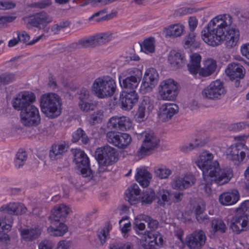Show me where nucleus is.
Listing matches in <instances>:
<instances>
[{
	"instance_id": "f257e3e1",
	"label": "nucleus",
	"mask_w": 249,
	"mask_h": 249,
	"mask_svg": "<svg viewBox=\"0 0 249 249\" xmlns=\"http://www.w3.org/2000/svg\"><path fill=\"white\" fill-rule=\"evenodd\" d=\"M232 23L229 15H219L214 18L201 31V37L205 42L212 46H217L223 43L224 31Z\"/></svg>"
},
{
	"instance_id": "f03ea898",
	"label": "nucleus",
	"mask_w": 249,
	"mask_h": 249,
	"mask_svg": "<svg viewBox=\"0 0 249 249\" xmlns=\"http://www.w3.org/2000/svg\"><path fill=\"white\" fill-rule=\"evenodd\" d=\"M202 172L203 180L199 187L207 195L211 193L210 185L213 182L217 185H222L228 183L233 176L231 170L220 169L218 162L216 160Z\"/></svg>"
},
{
	"instance_id": "7ed1b4c3",
	"label": "nucleus",
	"mask_w": 249,
	"mask_h": 249,
	"mask_svg": "<svg viewBox=\"0 0 249 249\" xmlns=\"http://www.w3.org/2000/svg\"><path fill=\"white\" fill-rule=\"evenodd\" d=\"M61 106V100L57 94H44L40 98L42 111L50 118H54L60 114Z\"/></svg>"
},
{
	"instance_id": "20e7f679",
	"label": "nucleus",
	"mask_w": 249,
	"mask_h": 249,
	"mask_svg": "<svg viewBox=\"0 0 249 249\" xmlns=\"http://www.w3.org/2000/svg\"><path fill=\"white\" fill-rule=\"evenodd\" d=\"M91 89L99 98L110 97L115 91L116 83L112 78L107 77H98L93 82Z\"/></svg>"
},
{
	"instance_id": "39448f33",
	"label": "nucleus",
	"mask_w": 249,
	"mask_h": 249,
	"mask_svg": "<svg viewBox=\"0 0 249 249\" xmlns=\"http://www.w3.org/2000/svg\"><path fill=\"white\" fill-rule=\"evenodd\" d=\"M95 155L99 164L102 166H109L118 160L117 151L114 148L108 145L98 148Z\"/></svg>"
},
{
	"instance_id": "423d86ee",
	"label": "nucleus",
	"mask_w": 249,
	"mask_h": 249,
	"mask_svg": "<svg viewBox=\"0 0 249 249\" xmlns=\"http://www.w3.org/2000/svg\"><path fill=\"white\" fill-rule=\"evenodd\" d=\"M20 116L21 123L27 126L36 125L40 122L38 110L33 103L21 110Z\"/></svg>"
},
{
	"instance_id": "0eeeda50",
	"label": "nucleus",
	"mask_w": 249,
	"mask_h": 249,
	"mask_svg": "<svg viewBox=\"0 0 249 249\" xmlns=\"http://www.w3.org/2000/svg\"><path fill=\"white\" fill-rule=\"evenodd\" d=\"M230 228L236 234L247 231L249 229V215L236 212L231 220Z\"/></svg>"
},
{
	"instance_id": "6e6552de",
	"label": "nucleus",
	"mask_w": 249,
	"mask_h": 249,
	"mask_svg": "<svg viewBox=\"0 0 249 249\" xmlns=\"http://www.w3.org/2000/svg\"><path fill=\"white\" fill-rule=\"evenodd\" d=\"M106 139L109 143L122 149L127 147L132 142V138L128 134L113 131L107 133Z\"/></svg>"
},
{
	"instance_id": "1a4fd4ad",
	"label": "nucleus",
	"mask_w": 249,
	"mask_h": 249,
	"mask_svg": "<svg viewBox=\"0 0 249 249\" xmlns=\"http://www.w3.org/2000/svg\"><path fill=\"white\" fill-rule=\"evenodd\" d=\"M178 83L169 79L160 83L159 94L163 100H174L178 94Z\"/></svg>"
},
{
	"instance_id": "9d476101",
	"label": "nucleus",
	"mask_w": 249,
	"mask_h": 249,
	"mask_svg": "<svg viewBox=\"0 0 249 249\" xmlns=\"http://www.w3.org/2000/svg\"><path fill=\"white\" fill-rule=\"evenodd\" d=\"M36 100L34 93L29 91L19 92L12 101L13 107L17 110L21 111Z\"/></svg>"
},
{
	"instance_id": "9b49d317",
	"label": "nucleus",
	"mask_w": 249,
	"mask_h": 249,
	"mask_svg": "<svg viewBox=\"0 0 249 249\" xmlns=\"http://www.w3.org/2000/svg\"><path fill=\"white\" fill-rule=\"evenodd\" d=\"M159 143V140L153 132H145L142 143L138 152V156L142 157L148 155L158 147Z\"/></svg>"
},
{
	"instance_id": "f8f14e48",
	"label": "nucleus",
	"mask_w": 249,
	"mask_h": 249,
	"mask_svg": "<svg viewBox=\"0 0 249 249\" xmlns=\"http://www.w3.org/2000/svg\"><path fill=\"white\" fill-rule=\"evenodd\" d=\"M74 160L78 170L83 177H92V172L89 168V159L85 153L80 150L75 151Z\"/></svg>"
},
{
	"instance_id": "ddd939ff",
	"label": "nucleus",
	"mask_w": 249,
	"mask_h": 249,
	"mask_svg": "<svg viewBox=\"0 0 249 249\" xmlns=\"http://www.w3.org/2000/svg\"><path fill=\"white\" fill-rule=\"evenodd\" d=\"M226 90L220 80L212 82L204 89L202 94L203 97L210 99H219L226 93Z\"/></svg>"
},
{
	"instance_id": "4468645a",
	"label": "nucleus",
	"mask_w": 249,
	"mask_h": 249,
	"mask_svg": "<svg viewBox=\"0 0 249 249\" xmlns=\"http://www.w3.org/2000/svg\"><path fill=\"white\" fill-rule=\"evenodd\" d=\"M206 236L202 230H196L186 238V244L190 249H201L206 243Z\"/></svg>"
},
{
	"instance_id": "2eb2a0df",
	"label": "nucleus",
	"mask_w": 249,
	"mask_h": 249,
	"mask_svg": "<svg viewBox=\"0 0 249 249\" xmlns=\"http://www.w3.org/2000/svg\"><path fill=\"white\" fill-rule=\"evenodd\" d=\"M158 78L159 74L155 69L150 68L147 70L140 87V91L144 93L150 90L157 84Z\"/></svg>"
},
{
	"instance_id": "dca6fc26",
	"label": "nucleus",
	"mask_w": 249,
	"mask_h": 249,
	"mask_svg": "<svg viewBox=\"0 0 249 249\" xmlns=\"http://www.w3.org/2000/svg\"><path fill=\"white\" fill-rule=\"evenodd\" d=\"M130 73V76L126 77L122 82L120 80V83L122 88L133 91L137 89L141 80L142 72L138 69L133 68Z\"/></svg>"
},
{
	"instance_id": "f3484780",
	"label": "nucleus",
	"mask_w": 249,
	"mask_h": 249,
	"mask_svg": "<svg viewBox=\"0 0 249 249\" xmlns=\"http://www.w3.org/2000/svg\"><path fill=\"white\" fill-rule=\"evenodd\" d=\"M138 100L139 95L136 90L123 91L119 97L121 107L125 110L131 109L138 102Z\"/></svg>"
},
{
	"instance_id": "a211bd4d",
	"label": "nucleus",
	"mask_w": 249,
	"mask_h": 249,
	"mask_svg": "<svg viewBox=\"0 0 249 249\" xmlns=\"http://www.w3.org/2000/svg\"><path fill=\"white\" fill-rule=\"evenodd\" d=\"M70 209L66 205L62 204L55 207L52 211V214L49 216L51 224L55 226L63 221L70 212Z\"/></svg>"
},
{
	"instance_id": "6ab92c4d",
	"label": "nucleus",
	"mask_w": 249,
	"mask_h": 249,
	"mask_svg": "<svg viewBox=\"0 0 249 249\" xmlns=\"http://www.w3.org/2000/svg\"><path fill=\"white\" fill-rule=\"evenodd\" d=\"M142 247L149 246L156 248L157 246L162 245L163 239L159 233H154L151 231L145 232L141 239Z\"/></svg>"
},
{
	"instance_id": "aec40b11",
	"label": "nucleus",
	"mask_w": 249,
	"mask_h": 249,
	"mask_svg": "<svg viewBox=\"0 0 249 249\" xmlns=\"http://www.w3.org/2000/svg\"><path fill=\"white\" fill-rule=\"evenodd\" d=\"M178 111V107L174 104H165L161 106L158 112V117L162 122H167Z\"/></svg>"
},
{
	"instance_id": "412c9836",
	"label": "nucleus",
	"mask_w": 249,
	"mask_h": 249,
	"mask_svg": "<svg viewBox=\"0 0 249 249\" xmlns=\"http://www.w3.org/2000/svg\"><path fill=\"white\" fill-rule=\"evenodd\" d=\"M53 18L44 11L36 13L26 25L27 28L30 29L31 26L40 28V25H46L52 22Z\"/></svg>"
},
{
	"instance_id": "4be33fe9",
	"label": "nucleus",
	"mask_w": 249,
	"mask_h": 249,
	"mask_svg": "<svg viewBox=\"0 0 249 249\" xmlns=\"http://www.w3.org/2000/svg\"><path fill=\"white\" fill-rule=\"evenodd\" d=\"M240 195L236 189L224 192L219 196V201L223 206H229L235 204L239 199Z\"/></svg>"
},
{
	"instance_id": "5701e85b",
	"label": "nucleus",
	"mask_w": 249,
	"mask_h": 249,
	"mask_svg": "<svg viewBox=\"0 0 249 249\" xmlns=\"http://www.w3.org/2000/svg\"><path fill=\"white\" fill-rule=\"evenodd\" d=\"M225 72L231 79H242L245 75V71L240 64L232 63L228 65Z\"/></svg>"
},
{
	"instance_id": "b1692460",
	"label": "nucleus",
	"mask_w": 249,
	"mask_h": 249,
	"mask_svg": "<svg viewBox=\"0 0 249 249\" xmlns=\"http://www.w3.org/2000/svg\"><path fill=\"white\" fill-rule=\"evenodd\" d=\"M239 32L237 29L231 28L226 29L224 31L223 42L225 41L226 47L231 48L235 46L239 40Z\"/></svg>"
},
{
	"instance_id": "393cba45",
	"label": "nucleus",
	"mask_w": 249,
	"mask_h": 249,
	"mask_svg": "<svg viewBox=\"0 0 249 249\" xmlns=\"http://www.w3.org/2000/svg\"><path fill=\"white\" fill-rule=\"evenodd\" d=\"M154 107L153 104L147 97H144L139 105L138 111L135 114V118L139 121H143L145 114L149 113Z\"/></svg>"
},
{
	"instance_id": "a878e982",
	"label": "nucleus",
	"mask_w": 249,
	"mask_h": 249,
	"mask_svg": "<svg viewBox=\"0 0 249 249\" xmlns=\"http://www.w3.org/2000/svg\"><path fill=\"white\" fill-rule=\"evenodd\" d=\"M19 231L21 239L27 242L37 239L41 233V229L38 227L30 229H21Z\"/></svg>"
},
{
	"instance_id": "bb28decb",
	"label": "nucleus",
	"mask_w": 249,
	"mask_h": 249,
	"mask_svg": "<svg viewBox=\"0 0 249 249\" xmlns=\"http://www.w3.org/2000/svg\"><path fill=\"white\" fill-rule=\"evenodd\" d=\"M226 154L229 160L236 162H241L246 156L245 152L241 151L236 145H232L228 147L226 150Z\"/></svg>"
},
{
	"instance_id": "cd10ccee",
	"label": "nucleus",
	"mask_w": 249,
	"mask_h": 249,
	"mask_svg": "<svg viewBox=\"0 0 249 249\" xmlns=\"http://www.w3.org/2000/svg\"><path fill=\"white\" fill-rule=\"evenodd\" d=\"M196 181L195 177L191 174H187L183 178L177 179L175 187L179 189H186L195 184Z\"/></svg>"
},
{
	"instance_id": "c85d7f7f",
	"label": "nucleus",
	"mask_w": 249,
	"mask_h": 249,
	"mask_svg": "<svg viewBox=\"0 0 249 249\" xmlns=\"http://www.w3.org/2000/svg\"><path fill=\"white\" fill-rule=\"evenodd\" d=\"M135 51L138 54L139 52H144L146 53H153L155 52L154 39L149 38L145 39L143 42V46L138 44L135 46Z\"/></svg>"
},
{
	"instance_id": "c756f323",
	"label": "nucleus",
	"mask_w": 249,
	"mask_h": 249,
	"mask_svg": "<svg viewBox=\"0 0 249 249\" xmlns=\"http://www.w3.org/2000/svg\"><path fill=\"white\" fill-rule=\"evenodd\" d=\"M201 59V56L198 53H194L190 55V61L187 64V67L191 74H196L200 70Z\"/></svg>"
},
{
	"instance_id": "7c9ffc66",
	"label": "nucleus",
	"mask_w": 249,
	"mask_h": 249,
	"mask_svg": "<svg viewBox=\"0 0 249 249\" xmlns=\"http://www.w3.org/2000/svg\"><path fill=\"white\" fill-rule=\"evenodd\" d=\"M213 155L211 153H203L199 156L197 160L196 161V165L201 169L202 171L204 170H206L208 167L213 163L214 161L213 160Z\"/></svg>"
},
{
	"instance_id": "2f4dec72",
	"label": "nucleus",
	"mask_w": 249,
	"mask_h": 249,
	"mask_svg": "<svg viewBox=\"0 0 249 249\" xmlns=\"http://www.w3.org/2000/svg\"><path fill=\"white\" fill-rule=\"evenodd\" d=\"M68 148L65 144H53L50 150V157L53 160H57L67 152Z\"/></svg>"
},
{
	"instance_id": "473e14b6",
	"label": "nucleus",
	"mask_w": 249,
	"mask_h": 249,
	"mask_svg": "<svg viewBox=\"0 0 249 249\" xmlns=\"http://www.w3.org/2000/svg\"><path fill=\"white\" fill-rule=\"evenodd\" d=\"M68 227L62 222H59L55 226L51 225L48 228L47 231L53 236H62L68 231Z\"/></svg>"
},
{
	"instance_id": "72a5a7b5",
	"label": "nucleus",
	"mask_w": 249,
	"mask_h": 249,
	"mask_svg": "<svg viewBox=\"0 0 249 249\" xmlns=\"http://www.w3.org/2000/svg\"><path fill=\"white\" fill-rule=\"evenodd\" d=\"M140 194V190L138 185L135 183L131 185L126 191L125 196L127 201L130 204L135 203L138 199V196Z\"/></svg>"
},
{
	"instance_id": "f704fd0d",
	"label": "nucleus",
	"mask_w": 249,
	"mask_h": 249,
	"mask_svg": "<svg viewBox=\"0 0 249 249\" xmlns=\"http://www.w3.org/2000/svg\"><path fill=\"white\" fill-rule=\"evenodd\" d=\"M136 180L143 187L148 186L152 178L151 174L145 170L140 169L135 176Z\"/></svg>"
},
{
	"instance_id": "c9c22d12",
	"label": "nucleus",
	"mask_w": 249,
	"mask_h": 249,
	"mask_svg": "<svg viewBox=\"0 0 249 249\" xmlns=\"http://www.w3.org/2000/svg\"><path fill=\"white\" fill-rule=\"evenodd\" d=\"M216 63L213 59H208L205 62L204 67L199 71V74L204 77L212 74L215 70Z\"/></svg>"
},
{
	"instance_id": "e433bc0d",
	"label": "nucleus",
	"mask_w": 249,
	"mask_h": 249,
	"mask_svg": "<svg viewBox=\"0 0 249 249\" xmlns=\"http://www.w3.org/2000/svg\"><path fill=\"white\" fill-rule=\"evenodd\" d=\"M205 204L200 201L198 203L196 206L194 207V212L196 220L200 223L206 224L209 222V218L208 215H204L202 218L199 216L200 214H203L205 213Z\"/></svg>"
},
{
	"instance_id": "4c0bfd02",
	"label": "nucleus",
	"mask_w": 249,
	"mask_h": 249,
	"mask_svg": "<svg viewBox=\"0 0 249 249\" xmlns=\"http://www.w3.org/2000/svg\"><path fill=\"white\" fill-rule=\"evenodd\" d=\"M168 60L172 67L178 69L183 64L184 56L180 53L172 51L169 55Z\"/></svg>"
},
{
	"instance_id": "58836bf2",
	"label": "nucleus",
	"mask_w": 249,
	"mask_h": 249,
	"mask_svg": "<svg viewBox=\"0 0 249 249\" xmlns=\"http://www.w3.org/2000/svg\"><path fill=\"white\" fill-rule=\"evenodd\" d=\"M184 26L179 24L169 26L165 28L166 35L169 36L178 37L181 35L184 30Z\"/></svg>"
},
{
	"instance_id": "ea45409f",
	"label": "nucleus",
	"mask_w": 249,
	"mask_h": 249,
	"mask_svg": "<svg viewBox=\"0 0 249 249\" xmlns=\"http://www.w3.org/2000/svg\"><path fill=\"white\" fill-rule=\"evenodd\" d=\"M149 220V216L144 214H140L135 217L134 221V228L135 230L142 231L145 229L147 221Z\"/></svg>"
},
{
	"instance_id": "a19ab883",
	"label": "nucleus",
	"mask_w": 249,
	"mask_h": 249,
	"mask_svg": "<svg viewBox=\"0 0 249 249\" xmlns=\"http://www.w3.org/2000/svg\"><path fill=\"white\" fill-rule=\"evenodd\" d=\"M211 227L214 232H219L225 233L227 230V227L224 221L220 219H214L212 221Z\"/></svg>"
},
{
	"instance_id": "79ce46f5",
	"label": "nucleus",
	"mask_w": 249,
	"mask_h": 249,
	"mask_svg": "<svg viewBox=\"0 0 249 249\" xmlns=\"http://www.w3.org/2000/svg\"><path fill=\"white\" fill-rule=\"evenodd\" d=\"M158 203L160 205H164L165 203L170 202L171 201V194L165 190H161L158 193Z\"/></svg>"
},
{
	"instance_id": "37998d69",
	"label": "nucleus",
	"mask_w": 249,
	"mask_h": 249,
	"mask_svg": "<svg viewBox=\"0 0 249 249\" xmlns=\"http://www.w3.org/2000/svg\"><path fill=\"white\" fill-rule=\"evenodd\" d=\"M155 194L154 191L151 189H146L143 191L142 197V203L150 204L154 199Z\"/></svg>"
},
{
	"instance_id": "c03bdc74",
	"label": "nucleus",
	"mask_w": 249,
	"mask_h": 249,
	"mask_svg": "<svg viewBox=\"0 0 249 249\" xmlns=\"http://www.w3.org/2000/svg\"><path fill=\"white\" fill-rule=\"evenodd\" d=\"M119 130L124 131L131 127V122L127 117L125 116L119 117Z\"/></svg>"
},
{
	"instance_id": "a18cd8bd",
	"label": "nucleus",
	"mask_w": 249,
	"mask_h": 249,
	"mask_svg": "<svg viewBox=\"0 0 249 249\" xmlns=\"http://www.w3.org/2000/svg\"><path fill=\"white\" fill-rule=\"evenodd\" d=\"M96 46L105 44L111 39L110 35L107 33H102L94 36Z\"/></svg>"
},
{
	"instance_id": "49530a36",
	"label": "nucleus",
	"mask_w": 249,
	"mask_h": 249,
	"mask_svg": "<svg viewBox=\"0 0 249 249\" xmlns=\"http://www.w3.org/2000/svg\"><path fill=\"white\" fill-rule=\"evenodd\" d=\"M16 207V203H9L1 207L0 211L3 213H7L8 215L12 216V214H15Z\"/></svg>"
},
{
	"instance_id": "de8ad7c7",
	"label": "nucleus",
	"mask_w": 249,
	"mask_h": 249,
	"mask_svg": "<svg viewBox=\"0 0 249 249\" xmlns=\"http://www.w3.org/2000/svg\"><path fill=\"white\" fill-rule=\"evenodd\" d=\"M0 80L2 85H7L15 80V76L12 73H4L0 74Z\"/></svg>"
},
{
	"instance_id": "09e8293b",
	"label": "nucleus",
	"mask_w": 249,
	"mask_h": 249,
	"mask_svg": "<svg viewBox=\"0 0 249 249\" xmlns=\"http://www.w3.org/2000/svg\"><path fill=\"white\" fill-rule=\"evenodd\" d=\"M51 0H42L36 2H34L30 5V7L38 9H44L51 5Z\"/></svg>"
},
{
	"instance_id": "8fccbe9b",
	"label": "nucleus",
	"mask_w": 249,
	"mask_h": 249,
	"mask_svg": "<svg viewBox=\"0 0 249 249\" xmlns=\"http://www.w3.org/2000/svg\"><path fill=\"white\" fill-rule=\"evenodd\" d=\"M157 177L160 178H166L171 174V171L166 168H159L155 170Z\"/></svg>"
},
{
	"instance_id": "3c124183",
	"label": "nucleus",
	"mask_w": 249,
	"mask_h": 249,
	"mask_svg": "<svg viewBox=\"0 0 249 249\" xmlns=\"http://www.w3.org/2000/svg\"><path fill=\"white\" fill-rule=\"evenodd\" d=\"M42 36V35H41L38 37H37V38L36 40H34L33 41H30L29 35L25 31H23L22 32V33H21L20 41L23 42L26 45H31L37 42L38 40L40 39V38Z\"/></svg>"
},
{
	"instance_id": "603ef678",
	"label": "nucleus",
	"mask_w": 249,
	"mask_h": 249,
	"mask_svg": "<svg viewBox=\"0 0 249 249\" xmlns=\"http://www.w3.org/2000/svg\"><path fill=\"white\" fill-rule=\"evenodd\" d=\"M79 44L83 47H94L96 46L94 36H91L86 39L80 40Z\"/></svg>"
},
{
	"instance_id": "864d4df0",
	"label": "nucleus",
	"mask_w": 249,
	"mask_h": 249,
	"mask_svg": "<svg viewBox=\"0 0 249 249\" xmlns=\"http://www.w3.org/2000/svg\"><path fill=\"white\" fill-rule=\"evenodd\" d=\"M10 237L5 233L0 232V249H6Z\"/></svg>"
},
{
	"instance_id": "5fc2aeb1",
	"label": "nucleus",
	"mask_w": 249,
	"mask_h": 249,
	"mask_svg": "<svg viewBox=\"0 0 249 249\" xmlns=\"http://www.w3.org/2000/svg\"><path fill=\"white\" fill-rule=\"evenodd\" d=\"M78 106L83 111L88 112L90 110H93L94 105L92 103H88L86 101H79Z\"/></svg>"
},
{
	"instance_id": "6e6d98bb",
	"label": "nucleus",
	"mask_w": 249,
	"mask_h": 249,
	"mask_svg": "<svg viewBox=\"0 0 249 249\" xmlns=\"http://www.w3.org/2000/svg\"><path fill=\"white\" fill-rule=\"evenodd\" d=\"M195 36L193 32H191L185 37L184 39V46L185 48H189L193 45L195 41Z\"/></svg>"
},
{
	"instance_id": "4d7b16f0",
	"label": "nucleus",
	"mask_w": 249,
	"mask_h": 249,
	"mask_svg": "<svg viewBox=\"0 0 249 249\" xmlns=\"http://www.w3.org/2000/svg\"><path fill=\"white\" fill-rule=\"evenodd\" d=\"M119 117H111L107 122V127L110 129L119 130Z\"/></svg>"
},
{
	"instance_id": "13d9d810",
	"label": "nucleus",
	"mask_w": 249,
	"mask_h": 249,
	"mask_svg": "<svg viewBox=\"0 0 249 249\" xmlns=\"http://www.w3.org/2000/svg\"><path fill=\"white\" fill-rule=\"evenodd\" d=\"M27 159V155L24 151L18 152L16 154V164L20 167L23 165L22 163Z\"/></svg>"
},
{
	"instance_id": "bf43d9fd",
	"label": "nucleus",
	"mask_w": 249,
	"mask_h": 249,
	"mask_svg": "<svg viewBox=\"0 0 249 249\" xmlns=\"http://www.w3.org/2000/svg\"><path fill=\"white\" fill-rule=\"evenodd\" d=\"M108 227H105L98 233V236L102 244H103L106 242V238L107 235H108Z\"/></svg>"
},
{
	"instance_id": "052dcab7",
	"label": "nucleus",
	"mask_w": 249,
	"mask_h": 249,
	"mask_svg": "<svg viewBox=\"0 0 249 249\" xmlns=\"http://www.w3.org/2000/svg\"><path fill=\"white\" fill-rule=\"evenodd\" d=\"M53 243L48 240H44L40 242L38 245V249H53Z\"/></svg>"
},
{
	"instance_id": "680f3d73",
	"label": "nucleus",
	"mask_w": 249,
	"mask_h": 249,
	"mask_svg": "<svg viewBox=\"0 0 249 249\" xmlns=\"http://www.w3.org/2000/svg\"><path fill=\"white\" fill-rule=\"evenodd\" d=\"M249 211V200L243 202L240 205L235 209V212L239 213H246Z\"/></svg>"
},
{
	"instance_id": "e2e57ef3",
	"label": "nucleus",
	"mask_w": 249,
	"mask_h": 249,
	"mask_svg": "<svg viewBox=\"0 0 249 249\" xmlns=\"http://www.w3.org/2000/svg\"><path fill=\"white\" fill-rule=\"evenodd\" d=\"M69 25L68 22H61L59 24H55L52 27V31L55 34H58L62 29L67 27Z\"/></svg>"
},
{
	"instance_id": "0e129e2a",
	"label": "nucleus",
	"mask_w": 249,
	"mask_h": 249,
	"mask_svg": "<svg viewBox=\"0 0 249 249\" xmlns=\"http://www.w3.org/2000/svg\"><path fill=\"white\" fill-rule=\"evenodd\" d=\"M183 196V194L181 192H176L171 194V201L174 203L180 202Z\"/></svg>"
},
{
	"instance_id": "69168bd1",
	"label": "nucleus",
	"mask_w": 249,
	"mask_h": 249,
	"mask_svg": "<svg viewBox=\"0 0 249 249\" xmlns=\"http://www.w3.org/2000/svg\"><path fill=\"white\" fill-rule=\"evenodd\" d=\"M78 94L79 101H86L89 97V91L85 89H82Z\"/></svg>"
},
{
	"instance_id": "338daca9",
	"label": "nucleus",
	"mask_w": 249,
	"mask_h": 249,
	"mask_svg": "<svg viewBox=\"0 0 249 249\" xmlns=\"http://www.w3.org/2000/svg\"><path fill=\"white\" fill-rule=\"evenodd\" d=\"M133 245L131 243H126L124 244L113 245L110 247V249H133Z\"/></svg>"
},
{
	"instance_id": "774afa93",
	"label": "nucleus",
	"mask_w": 249,
	"mask_h": 249,
	"mask_svg": "<svg viewBox=\"0 0 249 249\" xmlns=\"http://www.w3.org/2000/svg\"><path fill=\"white\" fill-rule=\"evenodd\" d=\"M71 243L70 241H60L57 244V249H69Z\"/></svg>"
}]
</instances>
